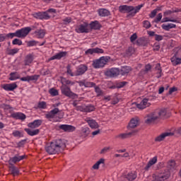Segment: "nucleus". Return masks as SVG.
<instances>
[{
	"label": "nucleus",
	"mask_w": 181,
	"mask_h": 181,
	"mask_svg": "<svg viewBox=\"0 0 181 181\" xmlns=\"http://www.w3.org/2000/svg\"><path fill=\"white\" fill-rule=\"evenodd\" d=\"M66 148V144H64L62 140L59 139L52 141L49 146L46 147V151L49 155H54V153H59L62 152Z\"/></svg>",
	"instance_id": "f257e3e1"
},
{
	"label": "nucleus",
	"mask_w": 181,
	"mask_h": 181,
	"mask_svg": "<svg viewBox=\"0 0 181 181\" xmlns=\"http://www.w3.org/2000/svg\"><path fill=\"white\" fill-rule=\"evenodd\" d=\"M167 169H168V170L165 171L164 173H160V174L156 175V180L163 181L169 179L170 176V172L176 170V162L173 160H169L167 163Z\"/></svg>",
	"instance_id": "f03ea898"
},
{
	"label": "nucleus",
	"mask_w": 181,
	"mask_h": 181,
	"mask_svg": "<svg viewBox=\"0 0 181 181\" xmlns=\"http://www.w3.org/2000/svg\"><path fill=\"white\" fill-rule=\"evenodd\" d=\"M61 92L62 94L66 95V97H69V98H73L74 100L78 97L77 94L73 93L70 88L66 85L61 86Z\"/></svg>",
	"instance_id": "7ed1b4c3"
},
{
	"label": "nucleus",
	"mask_w": 181,
	"mask_h": 181,
	"mask_svg": "<svg viewBox=\"0 0 181 181\" xmlns=\"http://www.w3.org/2000/svg\"><path fill=\"white\" fill-rule=\"evenodd\" d=\"M60 114H62V110H59L57 107H54L53 110L45 114V117L47 119H53V118H56V115H59V119H62V118H63V115Z\"/></svg>",
	"instance_id": "20e7f679"
},
{
	"label": "nucleus",
	"mask_w": 181,
	"mask_h": 181,
	"mask_svg": "<svg viewBox=\"0 0 181 181\" xmlns=\"http://www.w3.org/2000/svg\"><path fill=\"white\" fill-rule=\"evenodd\" d=\"M108 57H101L99 59L93 61V66L95 69H101L108 63Z\"/></svg>",
	"instance_id": "39448f33"
},
{
	"label": "nucleus",
	"mask_w": 181,
	"mask_h": 181,
	"mask_svg": "<svg viewBox=\"0 0 181 181\" xmlns=\"http://www.w3.org/2000/svg\"><path fill=\"white\" fill-rule=\"evenodd\" d=\"M30 30H32V28L30 27H25L18 30L16 31V37L23 39V37H26L27 35H29Z\"/></svg>",
	"instance_id": "423d86ee"
},
{
	"label": "nucleus",
	"mask_w": 181,
	"mask_h": 181,
	"mask_svg": "<svg viewBox=\"0 0 181 181\" xmlns=\"http://www.w3.org/2000/svg\"><path fill=\"white\" fill-rule=\"evenodd\" d=\"M76 33H88L90 32V25L88 23H83L76 27Z\"/></svg>",
	"instance_id": "0eeeda50"
},
{
	"label": "nucleus",
	"mask_w": 181,
	"mask_h": 181,
	"mask_svg": "<svg viewBox=\"0 0 181 181\" xmlns=\"http://www.w3.org/2000/svg\"><path fill=\"white\" fill-rule=\"evenodd\" d=\"M77 111H81L82 112H91L95 110V107L93 105H80L76 107Z\"/></svg>",
	"instance_id": "6e6552de"
},
{
	"label": "nucleus",
	"mask_w": 181,
	"mask_h": 181,
	"mask_svg": "<svg viewBox=\"0 0 181 181\" xmlns=\"http://www.w3.org/2000/svg\"><path fill=\"white\" fill-rule=\"evenodd\" d=\"M175 135V132H165L164 133H162L159 136H156L155 138L156 142H162L166 138L167 136H173Z\"/></svg>",
	"instance_id": "1a4fd4ad"
},
{
	"label": "nucleus",
	"mask_w": 181,
	"mask_h": 181,
	"mask_svg": "<svg viewBox=\"0 0 181 181\" xmlns=\"http://www.w3.org/2000/svg\"><path fill=\"white\" fill-rule=\"evenodd\" d=\"M119 11L122 13H132L134 11V6L127 5L120 6L119 7Z\"/></svg>",
	"instance_id": "9d476101"
},
{
	"label": "nucleus",
	"mask_w": 181,
	"mask_h": 181,
	"mask_svg": "<svg viewBox=\"0 0 181 181\" xmlns=\"http://www.w3.org/2000/svg\"><path fill=\"white\" fill-rule=\"evenodd\" d=\"M59 129H62L64 132H74L76 131V127L70 124H61L59 126Z\"/></svg>",
	"instance_id": "9b49d317"
},
{
	"label": "nucleus",
	"mask_w": 181,
	"mask_h": 181,
	"mask_svg": "<svg viewBox=\"0 0 181 181\" xmlns=\"http://www.w3.org/2000/svg\"><path fill=\"white\" fill-rule=\"evenodd\" d=\"M86 121L87 124L89 125L90 128H91V129H97L100 127L98 123L95 120L90 117H87L86 119Z\"/></svg>",
	"instance_id": "f8f14e48"
},
{
	"label": "nucleus",
	"mask_w": 181,
	"mask_h": 181,
	"mask_svg": "<svg viewBox=\"0 0 181 181\" xmlns=\"http://www.w3.org/2000/svg\"><path fill=\"white\" fill-rule=\"evenodd\" d=\"M2 88H4L5 91H13V90L18 88V84L15 82L12 83H6L2 86Z\"/></svg>",
	"instance_id": "ddd939ff"
},
{
	"label": "nucleus",
	"mask_w": 181,
	"mask_h": 181,
	"mask_svg": "<svg viewBox=\"0 0 181 181\" xmlns=\"http://www.w3.org/2000/svg\"><path fill=\"white\" fill-rule=\"evenodd\" d=\"M88 70V67L84 64H81L76 68V74L77 76H82V74H84Z\"/></svg>",
	"instance_id": "4468645a"
},
{
	"label": "nucleus",
	"mask_w": 181,
	"mask_h": 181,
	"mask_svg": "<svg viewBox=\"0 0 181 181\" xmlns=\"http://www.w3.org/2000/svg\"><path fill=\"white\" fill-rule=\"evenodd\" d=\"M158 162V157L154 156L153 158H151L148 162L147 163L146 165L144 167V170L148 171Z\"/></svg>",
	"instance_id": "2eb2a0df"
},
{
	"label": "nucleus",
	"mask_w": 181,
	"mask_h": 181,
	"mask_svg": "<svg viewBox=\"0 0 181 181\" xmlns=\"http://www.w3.org/2000/svg\"><path fill=\"white\" fill-rule=\"evenodd\" d=\"M158 116L156 115V113L148 115L145 119L146 124H152V122H155V121L158 119Z\"/></svg>",
	"instance_id": "dca6fc26"
},
{
	"label": "nucleus",
	"mask_w": 181,
	"mask_h": 181,
	"mask_svg": "<svg viewBox=\"0 0 181 181\" xmlns=\"http://www.w3.org/2000/svg\"><path fill=\"white\" fill-rule=\"evenodd\" d=\"M26 158V156H19L16 155L14 157L11 158L9 160L10 165H12V163H17V162H21V160H23Z\"/></svg>",
	"instance_id": "f3484780"
},
{
	"label": "nucleus",
	"mask_w": 181,
	"mask_h": 181,
	"mask_svg": "<svg viewBox=\"0 0 181 181\" xmlns=\"http://www.w3.org/2000/svg\"><path fill=\"white\" fill-rule=\"evenodd\" d=\"M149 105H151V103H149V100L144 98L140 103L136 105V107L139 108V110H144L146 108V107H149Z\"/></svg>",
	"instance_id": "a211bd4d"
},
{
	"label": "nucleus",
	"mask_w": 181,
	"mask_h": 181,
	"mask_svg": "<svg viewBox=\"0 0 181 181\" xmlns=\"http://www.w3.org/2000/svg\"><path fill=\"white\" fill-rule=\"evenodd\" d=\"M66 56H67V52H60L51 57L49 60H60V59H63V57H66Z\"/></svg>",
	"instance_id": "6ab92c4d"
},
{
	"label": "nucleus",
	"mask_w": 181,
	"mask_h": 181,
	"mask_svg": "<svg viewBox=\"0 0 181 181\" xmlns=\"http://www.w3.org/2000/svg\"><path fill=\"white\" fill-rule=\"evenodd\" d=\"M35 16L36 18H38V19H45V21L50 19V16L47 11L38 12L35 13Z\"/></svg>",
	"instance_id": "aec40b11"
},
{
	"label": "nucleus",
	"mask_w": 181,
	"mask_h": 181,
	"mask_svg": "<svg viewBox=\"0 0 181 181\" xmlns=\"http://www.w3.org/2000/svg\"><path fill=\"white\" fill-rule=\"evenodd\" d=\"M42 121L41 119L34 120L33 122H30L28 124V128H31V129H35V128H39L40 125H42Z\"/></svg>",
	"instance_id": "412c9836"
},
{
	"label": "nucleus",
	"mask_w": 181,
	"mask_h": 181,
	"mask_svg": "<svg viewBox=\"0 0 181 181\" xmlns=\"http://www.w3.org/2000/svg\"><path fill=\"white\" fill-rule=\"evenodd\" d=\"M11 117L15 119H21V121H25L26 119V115L22 112H14L11 114Z\"/></svg>",
	"instance_id": "4be33fe9"
},
{
	"label": "nucleus",
	"mask_w": 181,
	"mask_h": 181,
	"mask_svg": "<svg viewBox=\"0 0 181 181\" xmlns=\"http://www.w3.org/2000/svg\"><path fill=\"white\" fill-rule=\"evenodd\" d=\"M119 74V69L117 68H112L110 71H107V75L110 77H117Z\"/></svg>",
	"instance_id": "5701e85b"
},
{
	"label": "nucleus",
	"mask_w": 181,
	"mask_h": 181,
	"mask_svg": "<svg viewBox=\"0 0 181 181\" xmlns=\"http://www.w3.org/2000/svg\"><path fill=\"white\" fill-rule=\"evenodd\" d=\"M139 125V118L134 117L130 120L129 123V128H136Z\"/></svg>",
	"instance_id": "b1692460"
},
{
	"label": "nucleus",
	"mask_w": 181,
	"mask_h": 181,
	"mask_svg": "<svg viewBox=\"0 0 181 181\" xmlns=\"http://www.w3.org/2000/svg\"><path fill=\"white\" fill-rule=\"evenodd\" d=\"M138 173L136 171H131L126 175V179L129 181H134L136 179Z\"/></svg>",
	"instance_id": "393cba45"
},
{
	"label": "nucleus",
	"mask_w": 181,
	"mask_h": 181,
	"mask_svg": "<svg viewBox=\"0 0 181 181\" xmlns=\"http://www.w3.org/2000/svg\"><path fill=\"white\" fill-rule=\"evenodd\" d=\"M135 134V132H129L127 133H122L119 135H117V138L119 139H127V138H131L132 135Z\"/></svg>",
	"instance_id": "a878e982"
},
{
	"label": "nucleus",
	"mask_w": 181,
	"mask_h": 181,
	"mask_svg": "<svg viewBox=\"0 0 181 181\" xmlns=\"http://www.w3.org/2000/svg\"><path fill=\"white\" fill-rule=\"evenodd\" d=\"M33 55L30 54H28L24 59L25 66H30V64L33 63Z\"/></svg>",
	"instance_id": "bb28decb"
},
{
	"label": "nucleus",
	"mask_w": 181,
	"mask_h": 181,
	"mask_svg": "<svg viewBox=\"0 0 181 181\" xmlns=\"http://www.w3.org/2000/svg\"><path fill=\"white\" fill-rule=\"evenodd\" d=\"M105 163V159L100 158L99 159L92 167L94 170H98L100 169V165H104Z\"/></svg>",
	"instance_id": "cd10ccee"
},
{
	"label": "nucleus",
	"mask_w": 181,
	"mask_h": 181,
	"mask_svg": "<svg viewBox=\"0 0 181 181\" xmlns=\"http://www.w3.org/2000/svg\"><path fill=\"white\" fill-rule=\"evenodd\" d=\"M162 29L163 30H166L167 32H169L170 29H175L176 28V25L173 23H168V24H163L161 25Z\"/></svg>",
	"instance_id": "c85d7f7f"
},
{
	"label": "nucleus",
	"mask_w": 181,
	"mask_h": 181,
	"mask_svg": "<svg viewBox=\"0 0 181 181\" xmlns=\"http://www.w3.org/2000/svg\"><path fill=\"white\" fill-rule=\"evenodd\" d=\"M24 131L27 132L30 136H35V135H38L39 132H40V130L39 129H36L34 130H31L30 129H25Z\"/></svg>",
	"instance_id": "c756f323"
},
{
	"label": "nucleus",
	"mask_w": 181,
	"mask_h": 181,
	"mask_svg": "<svg viewBox=\"0 0 181 181\" xmlns=\"http://www.w3.org/2000/svg\"><path fill=\"white\" fill-rule=\"evenodd\" d=\"M171 63L173 66H178V64H181V58L177 57V55H174L171 58Z\"/></svg>",
	"instance_id": "7c9ffc66"
},
{
	"label": "nucleus",
	"mask_w": 181,
	"mask_h": 181,
	"mask_svg": "<svg viewBox=\"0 0 181 181\" xmlns=\"http://www.w3.org/2000/svg\"><path fill=\"white\" fill-rule=\"evenodd\" d=\"M35 35L36 37L38 39H43L45 37V35H46V30H37L35 32Z\"/></svg>",
	"instance_id": "2f4dec72"
},
{
	"label": "nucleus",
	"mask_w": 181,
	"mask_h": 181,
	"mask_svg": "<svg viewBox=\"0 0 181 181\" xmlns=\"http://www.w3.org/2000/svg\"><path fill=\"white\" fill-rule=\"evenodd\" d=\"M9 76L10 77L8 80L11 81H15V80H18V78H21V75H19L18 72H11Z\"/></svg>",
	"instance_id": "473e14b6"
},
{
	"label": "nucleus",
	"mask_w": 181,
	"mask_h": 181,
	"mask_svg": "<svg viewBox=\"0 0 181 181\" xmlns=\"http://www.w3.org/2000/svg\"><path fill=\"white\" fill-rule=\"evenodd\" d=\"M98 12L99 16L105 17V16H109L110 15V11L105 8H100L98 11Z\"/></svg>",
	"instance_id": "72a5a7b5"
},
{
	"label": "nucleus",
	"mask_w": 181,
	"mask_h": 181,
	"mask_svg": "<svg viewBox=\"0 0 181 181\" xmlns=\"http://www.w3.org/2000/svg\"><path fill=\"white\" fill-rule=\"evenodd\" d=\"M81 134L84 138H86V136H88V135H90V128L87 127H82L81 130Z\"/></svg>",
	"instance_id": "f704fd0d"
},
{
	"label": "nucleus",
	"mask_w": 181,
	"mask_h": 181,
	"mask_svg": "<svg viewBox=\"0 0 181 181\" xmlns=\"http://www.w3.org/2000/svg\"><path fill=\"white\" fill-rule=\"evenodd\" d=\"M90 29H94L95 30H97L100 29V28H101V25L98 21H95L90 23Z\"/></svg>",
	"instance_id": "c9c22d12"
},
{
	"label": "nucleus",
	"mask_w": 181,
	"mask_h": 181,
	"mask_svg": "<svg viewBox=\"0 0 181 181\" xmlns=\"http://www.w3.org/2000/svg\"><path fill=\"white\" fill-rule=\"evenodd\" d=\"M144 8V4H140L139 6H136V7H134V9L130 15L132 16H135V15H136V13H138V12H139V11H141V8Z\"/></svg>",
	"instance_id": "e433bc0d"
},
{
	"label": "nucleus",
	"mask_w": 181,
	"mask_h": 181,
	"mask_svg": "<svg viewBox=\"0 0 181 181\" xmlns=\"http://www.w3.org/2000/svg\"><path fill=\"white\" fill-rule=\"evenodd\" d=\"M177 8H172L171 10L166 11L163 13V16H169V15H172V13H175L176 12H180Z\"/></svg>",
	"instance_id": "4c0bfd02"
},
{
	"label": "nucleus",
	"mask_w": 181,
	"mask_h": 181,
	"mask_svg": "<svg viewBox=\"0 0 181 181\" xmlns=\"http://www.w3.org/2000/svg\"><path fill=\"white\" fill-rule=\"evenodd\" d=\"M162 23H165L166 22H173L174 23H179V21L176 18H169L168 17L163 18L162 20Z\"/></svg>",
	"instance_id": "58836bf2"
},
{
	"label": "nucleus",
	"mask_w": 181,
	"mask_h": 181,
	"mask_svg": "<svg viewBox=\"0 0 181 181\" xmlns=\"http://www.w3.org/2000/svg\"><path fill=\"white\" fill-rule=\"evenodd\" d=\"M158 118H163L166 115V109L160 110V111L155 112Z\"/></svg>",
	"instance_id": "ea45409f"
},
{
	"label": "nucleus",
	"mask_w": 181,
	"mask_h": 181,
	"mask_svg": "<svg viewBox=\"0 0 181 181\" xmlns=\"http://www.w3.org/2000/svg\"><path fill=\"white\" fill-rule=\"evenodd\" d=\"M66 73L67 74H69L71 77L76 76V71L73 72V71L71 70V66L70 65H68L66 66Z\"/></svg>",
	"instance_id": "a19ab883"
},
{
	"label": "nucleus",
	"mask_w": 181,
	"mask_h": 181,
	"mask_svg": "<svg viewBox=\"0 0 181 181\" xmlns=\"http://www.w3.org/2000/svg\"><path fill=\"white\" fill-rule=\"evenodd\" d=\"M80 86H84V87H94L95 86V83L84 81L81 82Z\"/></svg>",
	"instance_id": "79ce46f5"
},
{
	"label": "nucleus",
	"mask_w": 181,
	"mask_h": 181,
	"mask_svg": "<svg viewBox=\"0 0 181 181\" xmlns=\"http://www.w3.org/2000/svg\"><path fill=\"white\" fill-rule=\"evenodd\" d=\"M49 93L52 97H56V95H59V90L54 88H52L49 90Z\"/></svg>",
	"instance_id": "37998d69"
},
{
	"label": "nucleus",
	"mask_w": 181,
	"mask_h": 181,
	"mask_svg": "<svg viewBox=\"0 0 181 181\" xmlns=\"http://www.w3.org/2000/svg\"><path fill=\"white\" fill-rule=\"evenodd\" d=\"M131 70V66H123L121 69L122 76H124V74H128Z\"/></svg>",
	"instance_id": "c03bdc74"
},
{
	"label": "nucleus",
	"mask_w": 181,
	"mask_h": 181,
	"mask_svg": "<svg viewBox=\"0 0 181 181\" xmlns=\"http://www.w3.org/2000/svg\"><path fill=\"white\" fill-rule=\"evenodd\" d=\"M37 107L40 108V110H46V108L47 107V105L45 101L39 102Z\"/></svg>",
	"instance_id": "a18cd8bd"
},
{
	"label": "nucleus",
	"mask_w": 181,
	"mask_h": 181,
	"mask_svg": "<svg viewBox=\"0 0 181 181\" xmlns=\"http://www.w3.org/2000/svg\"><path fill=\"white\" fill-rule=\"evenodd\" d=\"M13 136H15V138H23V133L22 132L15 130L13 132Z\"/></svg>",
	"instance_id": "49530a36"
},
{
	"label": "nucleus",
	"mask_w": 181,
	"mask_h": 181,
	"mask_svg": "<svg viewBox=\"0 0 181 181\" xmlns=\"http://www.w3.org/2000/svg\"><path fill=\"white\" fill-rule=\"evenodd\" d=\"M19 52V49L14 48L8 50V54H10V56H13V54H16Z\"/></svg>",
	"instance_id": "de8ad7c7"
},
{
	"label": "nucleus",
	"mask_w": 181,
	"mask_h": 181,
	"mask_svg": "<svg viewBox=\"0 0 181 181\" xmlns=\"http://www.w3.org/2000/svg\"><path fill=\"white\" fill-rule=\"evenodd\" d=\"M62 86H69V85L73 86V84H74V82H71L69 80H66V78L62 79Z\"/></svg>",
	"instance_id": "09e8293b"
},
{
	"label": "nucleus",
	"mask_w": 181,
	"mask_h": 181,
	"mask_svg": "<svg viewBox=\"0 0 181 181\" xmlns=\"http://www.w3.org/2000/svg\"><path fill=\"white\" fill-rule=\"evenodd\" d=\"M12 44L14 45H18V46H22V40H21L18 38H15L12 41Z\"/></svg>",
	"instance_id": "8fccbe9b"
},
{
	"label": "nucleus",
	"mask_w": 181,
	"mask_h": 181,
	"mask_svg": "<svg viewBox=\"0 0 181 181\" xmlns=\"http://www.w3.org/2000/svg\"><path fill=\"white\" fill-rule=\"evenodd\" d=\"M95 91L98 97H100V95H103V90H101V88H100V87L95 86Z\"/></svg>",
	"instance_id": "3c124183"
},
{
	"label": "nucleus",
	"mask_w": 181,
	"mask_h": 181,
	"mask_svg": "<svg viewBox=\"0 0 181 181\" xmlns=\"http://www.w3.org/2000/svg\"><path fill=\"white\" fill-rule=\"evenodd\" d=\"M11 170L13 176H16L19 173V170H18V168H16L15 166L11 167Z\"/></svg>",
	"instance_id": "603ef678"
},
{
	"label": "nucleus",
	"mask_w": 181,
	"mask_h": 181,
	"mask_svg": "<svg viewBox=\"0 0 181 181\" xmlns=\"http://www.w3.org/2000/svg\"><path fill=\"white\" fill-rule=\"evenodd\" d=\"M159 11V9L156 8L154 10H153L151 13L149 14V18H155V16H156V14L158 13V11Z\"/></svg>",
	"instance_id": "864d4df0"
},
{
	"label": "nucleus",
	"mask_w": 181,
	"mask_h": 181,
	"mask_svg": "<svg viewBox=\"0 0 181 181\" xmlns=\"http://www.w3.org/2000/svg\"><path fill=\"white\" fill-rule=\"evenodd\" d=\"M143 26L144 28H145L146 29H149V28H151V22L148 21H144L143 22Z\"/></svg>",
	"instance_id": "5fc2aeb1"
},
{
	"label": "nucleus",
	"mask_w": 181,
	"mask_h": 181,
	"mask_svg": "<svg viewBox=\"0 0 181 181\" xmlns=\"http://www.w3.org/2000/svg\"><path fill=\"white\" fill-rule=\"evenodd\" d=\"M162 18H163L162 13H158L157 17L155 19L156 23H159V22L162 21Z\"/></svg>",
	"instance_id": "6e6d98bb"
},
{
	"label": "nucleus",
	"mask_w": 181,
	"mask_h": 181,
	"mask_svg": "<svg viewBox=\"0 0 181 181\" xmlns=\"http://www.w3.org/2000/svg\"><path fill=\"white\" fill-rule=\"evenodd\" d=\"M37 43V42L35 40L28 41L27 42V46H28V47H31L32 46H36Z\"/></svg>",
	"instance_id": "4d7b16f0"
},
{
	"label": "nucleus",
	"mask_w": 181,
	"mask_h": 181,
	"mask_svg": "<svg viewBox=\"0 0 181 181\" xmlns=\"http://www.w3.org/2000/svg\"><path fill=\"white\" fill-rule=\"evenodd\" d=\"M39 78V76L33 75V76H28V81H33L34 80H37Z\"/></svg>",
	"instance_id": "13d9d810"
},
{
	"label": "nucleus",
	"mask_w": 181,
	"mask_h": 181,
	"mask_svg": "<svg viewBox=\"0 0 181 181\" xmlns=\"http://www.w3.org/2000/svg\"><path fill=\"white\" fill-rule=\"evenodd\" d=\"M95 53H97L98 54L104 53V49L98 47L94 48Z\"/></svg>",
	"instance_id": "bf43d9fd"
},
{
	"label": "nucleus",
	"mask_w": 181,
	"mask_h": 181,
	"mask_svg": "<svg viewBox=\"0 0 181 181\" xmlns=\"http://www.w3.org/2000/svg\"><path fill=\"white\" fill-rule=\"evenodd\" d=\"M7 37H9L10 39H13V37H16V32L15 33H11L7 34Z\"/></svg>",
	"instance_id": "052dcab7"
},
{
	"label": "nucleus",
	"mask_w": 181,
	"mask_h": 181,
	"mask_svg": "<svg viewBox=\"0 0 181 181\" xmlns=\"http://www.w3.org/2000/svg\"><path fill=\"white\" fill-rule=\"evenodd\" d=\"M86 54H94V48L88 49V50L86 51Z\"/></svg>",
	"instance_id": "680f3d73"
},
{
	"label": "nucleus",
	"mask_w": 181,
	"mask_h": 181,
	"mask_svg": "<svg viewBox=\"0 0 181 181\" xmlns=\"http://www.w3.org/2000/svg\"><path fill=\"white\" fill-rule=\"evenodd\" d=\"M156 69L158 70V74H160L162 73V69L160 68V64H157L156 65Z\"/></svg>",
	"instance_id": "e2e57ef3"
},
{
	"label": "nucleus",
	"mask_w": 181,
	"mask_h": 181,
	"mask_svg": "<svg viewBox=\"0 0 181 181\" xmlns=\"http://www.w3.org/2000/svg\"><path fill=\"white\" fill-rule=\"evenodd\" d=\"M138 37V36L136 35V33L133 34L131 37H130V40L132 42H135V40H136V38Z\"/></svg>",
	"instance_id": "0e129e2a"
},
{
	"label": "nucleus",
	"mask_w": 181,
	"mask_h": 181,
	"mask_svg": "<svg viewBox=\"0 0 181 181\" xmlns=\"http://www.w3.org/2000/svg\"><path fill=\"white\" fill-rule=\"evenodd\" d=\"M155 39L156 40H157L158 42H160V40H163V37L162 35H155Z\"/></svg>",
	"instance_id": "69168bd1"
},
{
	"label": "nucleus",
	"mask_w": 181,
	"mask_h": 181,
	"mask_svg": "<svg viewBox=\"0 0 181 181\" xmlns=\"http://www.w3.org/2000/svg\"><path fill=\"white\" fill-rule=\"evenodd\" d=\"M108 151H110V147H105L100 151V153L102 154L107 153Z\"/></svg>",
	"instance_id": "338daca9"
},
{
	"label": "nucleus",
	"mask_w": 181,
	"mask_h": 181,
	"mask_svg": "<svg viewBox=\"0 0 181 181\" xmlns=\"http://www.w3.org/2000/svg\"><path fill=\"white\" fill-rule=\"evenodd\" d=\"M64 22L66 24L70 23L71 22V18H70V17L66 18L65 19H64Z\"/></svg>",
	"instance_id": "774afa93"
}]
</instances>
